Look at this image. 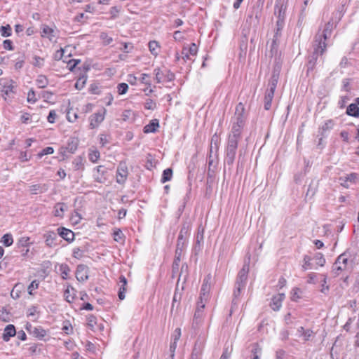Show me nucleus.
<instances>
[{
	"label": "nucleus",
	"mask_w": 359,
	"mask_h": 359,
	"mask_svg": "<svg viewBox=\"0 0 359 359\" xmlns=\"http://www.w3.org/2000/svg\"><path fill=\"white\" fill-rule=\"evenodd\" d=\"M3 243L4 244L5 246H11L13 243V237L11 236V234H9V233H6L5 234L3 238Z\"/></svg>",
	"instance_id": "nucleus-40"
},
{
	"label": "nucleus",
	"mask_w": 359,
	"mask_h": 359,
	"mask_svg": "<svg viewBox=\"0 0 359 359\" xmlns=\"http://www.w3.org/2000/svg\"><path fill=\"white\" fill-rule=\"evenodd\" d=\"M100 38L104 44H109L113 41L112 38L109 36L106 33H102Z\"/></svg>",
	"instance_id": "nucleus-51"
},
{
	"label": "nucleus",
	"mask_w": 359,
	"mask_h": 359,
	"mask_svg": "<svg viewBox=\"0 0 359 359\" xmlns=\"http://www.w3.org/2000/svg\"><path fill=\"white\" fill-rule=\"evenodd\" d=\"M244 111V105L242 103H239L236 107L235 114L232 118V124L244 126L245 120Z\"/></svg>",
	"instance_id": "nucleus-5"
},
{
	"label": "nucleus",
	"mask_w": 359,
	"mask_h": 359,
	"mask_svg": "<svg viewBox=\"0 0 359 359\" xmlns=\"http://www.w3.org/2000/svg\"><path fill=\"white\" fill-rule=\"evenodd\" d=\"M302 290L298 287H294L292 290L290 294H291V299L294 302H297L299 299L302 297Z\"/></svg>",
	"instance_id": "nucleus-33"
},
{
	"label": "nucleus",
	"mask_w": 359,
	"mask_h": 359,
	"mask_svg": "<svg viewBox=\"0 0 359 359\" xmlns=\"http://www.w3.org/2000/svg\"><path fill=\"white\" fill-rule=\"evenodd\" d=\"M67 210V205L65 203H57L54 206V215L57 217H63L65 212Z\"/></svg>",
	"instance_id": "nucleus-23"
},
{
	"label": "nucleus",
	"mask_w": 359,
	"mask_h": 359,
	"mask_svg": "<svg viewBox=\"0 0 359 359\" xmlns=\"http://www.w3.org/2000/svg\"><path fill=\"white\" fill-rule=\"evenodd\" d=\"M39 88H44L48 84V79L44 75H39L36 81Z\"/></svg>",
	"instance_id": "nucleus-32"
},
{
	"label": "nucleus",
	"mask_w": 359,
	"mask_h": 359,
	"mask_svg": "<svg viewBox=\"0 0 359 359\" xmlns=\"http://www.w3.org/2000/svg\"><path fill=\"white\" fill-rule=\"evenodd\" d=\"M128 175V168L125 163H121L116 170V182L118 184H123L127 180Z\"/></svg>",
	"instance_id": "nucleus-9"
},
{
	"label": "nucleus",
	"mask_w": 359,
	"mask_h": 359,
	"mask_svg": "<svg viewBox=\"0 0 359 359\" xmlns=\"http://www.w3.org/2000/svg\"><path fill=\"white\" fill-rule=\"evenodd\" d=\"M36 100L34 91L33 90H30L27 93V102L34 103Z\"/></svg>",
	"instance_id": "nucleus-50"
},
{
	"label": "nucleus",
	"mask_w": 359,
	"mask_h": 359,
	"mask_svg": "<svg viewBox=\"0 0 359 359\" xmlns=\"http://www.w3.org/2000/svg\"><path fill=\"white\" fill-rule=\"evenodd\" d=\"M275 90L267 89L264 97V108L269 110L271 105V102L274 96Z\"/></svg>",
	"instance_id": "nucleus-25"
},
{
	"label": "nucleus",
	"mask_w": 359,
	"mask_h": 359,
	"mask_svg": "<svg viewBox=\"0 0 359 359\" xmlns=\"http://www.w3.org/2000/svg\"><path fill=\"white\" fill-rule=\"evenodd\" d=\"M197 52L198 48L194 43H192L189 46H184L182 51V59L184 61L191 60L192 57L196 55Z\"/></svg>",
	"instance_id": "nucleus-8"
},
{
	"label": "nucleus",
	"mask_w": 359,
	"mask_h": 359,
	"mask_svg": "<svg viewBox=\"0 0 359 359\" xmlns=\"http://www.w3.org/2000/svg\"><path fill=\"white\" fill-rule=\"evenodd\" d=\"M114 239L117 242L123 241V233L120 230L114 231Z\"/></svg>",
	"instance_id": "nucleus-55"
},
{
	"label": "nucleus",
	"mask_w": 359,
	"mask_h": 359,
	"mask_svg": "<svg viewBox=\"0 0 359 359\" xmlns=\"http://www.w3.org/2000/svg\"><path fill=\"white\" fill-rule=\"evenodd\" d=\"M54 152V149L53 147H47L46 148H44L43 149H42L39 154H38V157L39 158H41L42 156H45V155H48V154H53Z\"/></svg>",
	"instance_id": "nucleus-41"
},
{
	"label": "nucleus",
	"mask_w": 359,
	"mask_h": 359,
	"mask_svg": "<svg viewBox=\"0 0 359 359\" xmlns=\"http://www.w3.org/2000/svg\"><path fill=\"white\" fill-rule=\"evenodd\" d=\"M209 299V294L200 292V296L198 298V301L197 302V305L202 308H205L206 303Z\"/></svg>",
	"instance_id": "nucleus-30"
},
{
	"label": "nucleus",
	"mask_w": 359,
	"mask_h": 359,
	"mask_svg": "<svg viewBox=\"0 0 359 359\" xmlns=\"http://www.w3.org/2000/svg\"><path fill=\"white\" fill-rule=\"evenodd\" d=\"M181 337V329L180 328H176L173 332V334L172 336V340L173 341L177 342Z\"/></svg>",
	"instance_id": "nucleus-49"
},
{
	"label": "nucleus",
	"mask_w": 359,
	"mask_h": 359,
	"mask_svg": "<svg viewBox=\"0 0 359 359\" xmlns=\"http://www.w3.org/2000/svg\"><path fill=\"white\" fill-rule=\"evenodd\" d=\"M46 245L49 248H55L57 245V233L53 231H47L43 235Z\"/></svg>",
	"instance_id": "nucleus-11"
},
{
	"label": "nucleus",
	"mask_w": 359,
	"mask_h": 359,
	"mask_svg": "<svg viewBox=\"0 0 359 359\" xmlns=\"http://www.w3.org/2000/svg\"><path fill=\"white\" fill-rule=\"evenodd\" d=\"M19 158L22 162H26L30 159V157H28L26 151H22L20 153Z\"/></svg>",
	"instance_id": "nucleus-64"
},
{
	"label": "nucleus",
	"mask_w": 359,
	"mask_h": 359,
	"mask_svg": "<svg viewBox=\"0 0 359 359\" xmlns=\"http://www.w3.org/2000/svg\"><path fill=\"white\" fill-rule=\"evenodd\" d=\"M334 29L333 22H328L322 32L318 33L315 38V53L322 55L327 47L325 41L331 36Z\"/></svg>",
	"instance_id": "nucleus-1"
},
{
	"label": "nucleus",
	"mask_w": 359,
	"mask_h": 359,
	"mask_svg": "<svg viewBox=\"0 0 359 359\" xmlns=\"http://www.w3.org/2000/svg\"><path fill=\"white\" fill-rule=\"evenodd\" d=\"M62 330L64 332L69 334L72 331V327L69 323H65Z\"/></svg>",
	"instance_id": "nucleus-58"
},
{
	"label": "nucleus",
	"mask_w": 359,
	"mask_h": 359,
	"mask_svg": "<svg viewBox=\"0 0 359 359\" xmlns=\"http://www.w3.org/2000/svg\"><path fill=\"white\" fill-rule=\"evenodd\" d=\"M210 275H208L204 278L200 292L209 294L210 290Z\"/></svg>",
	"instance_id": "nucleus-27"
},
{
	"label": "nucleus",
	"mask_w": 359,
	"mask_h": 359,
	"mask_svg": "<svg viewBox=\"0 0 359 359\" xmlns=\"http://www.w3.org/2000/svg\"><path fill=\"white\" fill-rule=\"evenodd\" d=\"M280 69H274L271 79L269 83V88L276 90V86L279 79Z\"/></svg>",
	"instance_id": "nucleus-24"
},
{
	"label": "nucleus",
	"mask_w": 359,
	"mask_h": 359,
	"mask_svg": "<svg viewBox=\"0 0 359 359\" xmlns=\"http://www.w3.org/2000/svg\"><path fill=\"white\" fill-rule=\"evenodd\" d=\"M144 107L147 109H154L156 107V103L152 100H147L144 104Z\"/></svg>",
	"instance_id": "nucleus-56"
},
{
	"label": "nucleus",
	"mask_w": 359,
	"mask_h": 359,
	"mask_svg": "<svg viewBox=\"0 0 359 359\" xmlns=\"http://www.w3.org/2000/svg\"><path fill=\"white\" fill-rule=\"evenodd\" d=\"M346 114L351 116L358 117L359 116V107L356 104H351L347 107Z\"/></svg>",
	"instance_id": "nucleus-29"
},
{
	"label": "nucleus",
	"mask_w": 359,
	"mask_h": 359,
	"mask_svg": "<svg viewBox=\"0 0 359 359\" xmlns=\"http://www.w3.org/2000/svg\"><path fill=\"white\" fill-rule=\"evenodd\" d=\"M3 46H4V48L6 50H12L13 49V42L9 39H6V40L4 41Z\"/></svg>",
	"instance_id": "nucleus-53"
},
{
	"label": "nucleus",
	"mask_w": 359,
	"mask_h": 359,
	"mask_svg": "<svg viewBox=\"0 0 359 359\" xmlns=\"http://www.w3.org/2000/svg\"><path fill=\"white\" fill-rule=\"evenodd\" d=\"M117 89L120 95H124L126 93L128 89V86L126 83H121L118 85Z\"/></svg>",
	"instance_id": "nucleus-44"
},
{
	"label": "nucleus",
	"mask_w": 359,
	"mask_h": 359,
	"mask_svg": "<svg viewBox=\"0 0 359 359\" xmlns=\"http://www.w3.org/2000/svg\"><path fill=\"white\" fill-rule=\"evenodd\" d=\"M67 118L69 121L74 122L77 118V115L73 111H68L67 114Z\"/></svg>",
	"instance_id": "nucleus-54"
},
{
	"label": "nucleus",
	"mask_w": 359,
	"mask_h": 359,
	"mask_svg": "<svg viewBox=\"0 0 359 359\" xmlns=\"http://www.w3.org/2000/svg\"><path fill=\"white\" fill-rule=\"evenodd\" d=\"M311 261V258L309 256H304L302 264V269L304 271H307L312 269Z\"/></svg>",
	"instance_id": "nucleus-37"
},
{
	"label": "nucleus",
	"mask_w": 359,
	"mask_h": 359,
	"mask_svg": "<svg viewBox=\"0 0 359 359\" xmlns=\"http://www.w3.org/2000/svg\"><path fill=\"white\" fill-rule=\"evenodd\" d=\"M187 233V229H186L185 228H182L180 231V235L178 237L177 248L176 250V254L178 255V256L176 257V259L174 262V266H177L178 262H180V252H181L182 250L179 249V246L181 243L183 244L184 233Z\"/></svg>",
	"instance_id": "nucleus-22"
},
{
	"label": "nucleus",
	"mask_w": 359,
	"mask_h": 359,
	"mask_svg": "<svg viewBox=\"0 0 359 359\" xmlns=\"http://www.w3.org/2000/svg\"><path fill=\"white\" fill-rule=\"evenodd\" d=\"M154 74H155V79L156 80L157 83H161L162 81L163 76L159 69H154Z\"/></svg>",
	"instance_id": "nucleus-59"
},
{
	"label": "nucleus",
	"mask_w": 359,
	"mask_h": 359,
	"mask_svg": "<svg viewBox=\"0 0 359 359\" xmlns=\"http://www.w3.org/2000/svg\"><path fill=\"white\" fill-rule=\"evenodd\" d=\"M1 36L4 37H8L11 35V27L9 25L6 26H1L0 28Z\"/></svg>",
	"instance_id": "nucleus-38"
},
{
	"label": "nucleus",
	"mask_w": 359,
	"mask_h": 359,
	"mask_svg": "<svg viewBox=\"0 0 359 359\" xmlns=\"http://www.w3.org/2000/svg\"><path fill=\"white\" fill-rule=\"evenodd\" d=\"M284 293H279L273 297L271 306L273 311H278L282 306V302L285 299Z\"/></svg>",
	"instance_id": "nucleus-17"
},
{
	"label": "nucleus",
	"mask_w": 359,
	"mask_h": 359,
	"mask_svg": "<svg viewBox=\"0 0 359 359\" xmlns=\"http://www.w3.org/2000/svg\"><path fill=\"white\" fill-rule=\"evenodd\" d=\"M357 174L351 173L347 175L345 177H341L339 178L340 184L345 188H348L350 186V184H354L357 179Z\"/></svg>",
	"instance_id": "nucleus-19"
},
{
	"label": "nucleus",
	"mask_w": 359,
	"mask_h": 359,
	"mask_svg": "<svg viewBox=\"0 0 359 359\" xmlns=\"http://www.w3.org/2000/svg\"><path fill=\"white\" fill-rule=\"evenodd\" d=\"M78 146V140L76 138L72 137L70 138L68 141L67 145L65 147H62L63 151H62L64 155H66L67 153L73 154L77 149Z\"/></svg>",
	"instance_id": "nucleus-18"
},
{
	"label": "nucleus",
	"mask_w": 359,
	"mask_h": 359,
	"mask_svg": "<svg viewBox=\"0 0 359 359\" xmlns=\"http://www.w3.org/2000/svg\"><path fill=\"white\" fill-rule=\"evenodd\" d=\"M30 238L27 236L20 238L18 241V245L22 247L28 246L30 244Z\"/></svg>",
	"instance_id": "nucleus-45"
},
{
	"label": "nucleus",
	"mask_w": 359,
	"mask_h": 359,
	"mask_svg": "<svg viewBox=\"0 0 359 359\" xmlns=\"http://www.w3.org/2000/svg\"><path fill=\"white\" fill-rule=\"evenodd\" d=\"M29 188L32 194H37L47 191L48 186L46 184H36L29 186Z\"/></svg>",
	"instance_id": "nucleus-21"
},
{
	"label": "nucleus",
	"mask_w": 359,
	"mask_h": 359,
	"mask_svg": "<svg viewBox=\"0 0 359 359\" xmlns=\"http://www.w3.org/2000/svg\"><path fill=\"white\" fill-rule=\"evenodd\" d=\"M100 92L101 88L98 85L95 83L91 85V93L99 94Z\"/></svg>",
	"instance_id": "nucleus-63"
},
{
	"label": "nucleus",
	"mask_w": 359,
	"mask_h": 359,
	"mask_svg": "<svg viewBox=\"0 0 359 359\" xmlns=\"http://www.w3.org/2000/svg\"><path fill=\"white\" fill-rule=\"evenodd\" d=\"M41 29L42 37H47L50 41H55L56 32L53 28L47 25H42Z\"/></svg>",
	"instance_id": "nucleus-13"
},
{
	"label": "nucleus",
	"mask_w": 359,
	"mask_h": 359,
	"mask_svg": "<svg viewBox=\"0 0 359 359\" xmlns=\"http://www.w3.org/2000/svg\"><path fill=\"white\" fill-rule=\"evenodd\" d=\"M107 109L104 107L100 108L91 116V128L97 127L104 119Z\"/></svg>",
	"instance_id": "nucleus-6"
},
{
	"label": "nucleus",
	"mask_w": 359,
	"mask_h": 359,
	"mask_svg": "<svg viewBox=\"0 0 359 359\" xmlns=\"http://www.w3.org/2000/svg\"><path fill=\"white\" fill-rule=\"evenodd\" d=\"M159 44L156 41H151L149 43V49L151 53L156 56L158 54Z\"/></svg>",
	"instance_id": "nucleus-31"
},
{
	"label": "nucleus",
	"mask_w": 359,
	"mask_h": 359,
	"mask_svg": "<svg viewBox=\"0 0 359 359\" xmlns=\"http://www.w3.org/2000/svg\"><path fill=\"white\" fill-rule=\"evenodd\" d=\"M57 118V114L54 110H51L47 117V120L49 123H53Z\"/></svg>",
	"instance_id": "nucleus-52"
},
{
	"label": "nucleus",
	"mask_w": 359,
	"mask_h": 359,
	"mask_svg": "<svg viewBox=\"0 0 359 359\" xmlns=\"http://www.w3.org/2000/svg\"><path fill=\"white\" fill-rule=\"evenodd\" d=\"M253 353L252 359H259V356L262 353V349L257 345L255 346V348L252 351Z\"/></svg>",
	"instance_id": "nucleus-46"
},
{
	"label": "nucleus",
	"mask_w": 359,
	"mask_h": 359,
	"mask_svg": "<svg viewBox=\"0 0 359 359\" xmlns=\"http://www.w3.org/2000/svg\"><path fill=\"white\" fill-rule=\"evenodd\" d=\"M100 152L97 150L91 151V161L95 162L100 158Z\"/></svg>",
	"instance_id": "nucleus-61"
},
{
	"label": "nucleus",
	"mask_w": 359,
	"mask_h": 359,
	"mask_svg": "<svg viewBox=\"0 0 359 359\" xmlns=\"http://www.w3.org/2000/svg\"><path fill=\"white\" fill-rule=\"evenodd\" d=\"M274 359H286L285 352L283 350L277 351Z\"/></svg>",
	"instance_id": "nucleus-57"
},
{
	"label": "nucleus",
	"mask_w": 359,
	"mask_h": 359,
	"mask_svg": "<svg viewBox=\"0 0 359 359\" xmlns=\"http://www.w3.org/2000/svg\"><path fill=\"white\" fill-rule=\"evenodd\" d=\"M86 81H87V76L79 77L75 83L76 88H77L79 90L82 89L83 88V86H85Z\"/></svg>",
	"instance_id": "nucleus-39"
},
{
	"label": "nucleus",
	"mask_w": 359,
	"mask_h": 359,
	"mask_svg": "<svg viewBox=\"0 0 359 359\" xmlns=\"http://www.w3.org/2000/svg\"><path fill=\"white\" fill-rule=\"evenodd\" d=\"M334 122L332 120H327L325 122V123L322 126L323 130H330L334 127Z\"/></svg>",
	"instance_id": "nucleus-48"
},
{
	"label": "nucleus",
	"mask_w": 359,
	"mask_h": 359,
	"mask_svg": "<svg viewBox=\"0 0 359 359\" xmlns=\"http://www.w3.org/2000/svg\"><path fill=\"white\" fill-rule=\"evenodd\" d=\"M26 328L31 334L39 339H42L46 335V331L41 327H32L29 325Z\"/></svg>",
	"instance_id": "nucleus-14"
},
{
	"label": "nucleus",
	"mask_w": 359,
	"mask_h": 359,
	"mask_svg": "<svg viewBox=\"0 0 359 359\" xmlns=\"http://www.w3.org/2000/svg\"><path fill=\"white\" fill-rule=\"evenodd\" d=\"M64 53H65V50L62 49V48H60V50H57L54 53L53 58L55 60H62L64 62H67V63L69 69L70 70H72L75 67V66L76 65L77 62L75 61V60H69V61H67L66 58H64Z\"/></svg>",
	"instance_id": "nucleus-12"
},
{
	"label": "nucleus",
	"mask_w": 359,
	"mask_h": 359,
	"mask_svg": "<svg viewBox=\"0 0 359 359\" xmlns=\"http://www.w3.org/2000/svg\"><path fill=\"white\" fill-rule=\"evenodd\" d=\"M238 140L239 139L236 138L233 136H229L226 147V157L229 163H233L235 158Z\"/></svg>",
	"instance_id": "nucleus-3"
},
{
	"label": "nucleus",
	"mask_w": 359,
	"mask_h": 359,
	"mask_svg": "<svg viewBox=\"0 0 359 359\" xmlns=\"http://www.w3.org/2000/svg\"><path fill=\"white\" fill-rule=\"evenodd\" d=\"M204 308H202L197 305L195 313H194V320L196 323H199L201 321L202 317L203 316V310Z\"/></svg>",
	"instance_id": "nucleus-36"
},
{
	"label": "nucleus",
	"mask_w": 359,
	"mask_h": 359,
	"mask_svg": "<svg viewBox=\"0 0 359 359\" xmlns=\"http://www.w3.org/2000/svg\"><path fill=\"white\" fill-rule=\"evenodd\" d=\"M107 169L103 165H99L93 169V176L95 181L104 183L106 181Z\"/></svg>",
	"instance_id": "nucleus-10"
},
{
	"label": "nucleus",
	"mask_w": 359,
	"mask_h": 359,
	"mask_svg": "<svg viewBox=\"0 0 359 359\" xmlns=\"http://www.w3.org/2000/svg\"><path fill=\"white\" fill-rule=\"evenodd\" d=\"M76 277L79 281H85L88 278V269L87 266L79 265L76 271Z\"/></svg>",
	"instance_id": "nucleus-15"
},
{
	"label": "nucleus",
	"mask_w": 359,
	"mask_h": 359,
	"mask_svg": "<svg viewBox=\"0 0 359 359\" xmlns=\"http://www.w3.org/2000/svg\"><path fill=\"white\" fill-rule=\"evenodd\" d=\"M59 271L60 272L61 276L63 279H67L68 278L69 273L70 272L69 267L66 264H62L60 266Z\"/></svg>",
	"instance_id": "nucleus-34"
},
{
	"label": "nucleus",
	"mask_w": 359,
	"mask_h": 359,
	"mask_svg": "<svg viewBox=\"0 0 359 359\" xmlns=\"http://www.w3.org/2000/svg\"><path fill=\"white\" fill-rule=\"evenodd\" d=\"M149 75L147 74H142L141 78L140 79V81L142 83H144L146 85L150 86L151 83L149 81Z\"/></svg>",
	"instance_id": "nucleus-62"
},
{
	"label": "nucleus",
	"mask_w": 359,
	"mask_h": 359,
	"mask_svg": "<svg viewBox=\"0 0 359 359\" xmlns=\"http://www.w3.org/2000/svg\"><path fill=\"white\" fill-rule=\"evenodd\" d=\"M31 119V116L28 113L23 114L20 117V121L23 123H28Z\"/></svg>",
	"instance_id": "nucleus-60"
},
{
	"label": "nucleus",
	"mask_w": 359,
	"mask_h": 359,
	"mask_svg": "<svg viewBox=\"0 0 359 359\" xmlns=\"http://www.w3.org/2000/svg\"><path fill=\"white\" fill-rule=\"evenodd\" d=\"M158 126L159 124L158 120L154 119L149 124L144 126V132L145 133H154Z\"/></svg>",
	"instance_id": "nucleus-26"
},
{
	"label": "nucleus",
	"mask_w": 359,
	"mask_h": 359,
	"mask_svg": "<svg viewBox=\"0 0 359 359\" xmlns=\"http://www.w3.org/2000/svg\"><path fill=\"white\" fill-rule=\"evenodd\" d=\"M16 334V330L13 325H8L4 330L2 339L4 341H8L11 337Z\"/></svg>",
	"instance_id": "nucleus-20"
},
{
	"label": "nucleus",
	"mask_w": 359,
	"mask_h": 359,
	"mask_svg": "<svg viewBox=\"0 0 359 359\" xmlns=\"http://www.w3.org/2000/svg\"><path fill=\"white\" fill-rule=\"evenodd\" d=\"M58 235L67 242H72L74 239V232L65 227H60L57 229Z\"/></svg>",
	"instance_id": "nucleus-16"
},
{
	"label": "nucleus",
	"mask_w": 359,
	"mask_h": 359,
	"mask_svg": "<svg viewBox=\"0 0 359 359\" xmlns=\"http://www.w3.org/2000/svg\"><path fill=\"white\" fill-rule=\"evenodd\" d=\"M172 176V170L170 168H167L164 170L163 172V176L161 178V182L165 183L168 181H170Z\"/></svg>",
	"instance_id": "nucleus-35"
},
{
	"label": "nucleus",
	"mask_w": 359,
	"mask_h": 359,
	"mask_svg": "<svg viewBox=\"0 0 359 359\" xmlns=\"http://www.w3.org/2000/svg\"><path fill=\"white\" fill-rule=\"evenodd\" d=\"M248 272L249 265L248 264H245L238 275L236 283L237 292H234V294L236 296L237 295V294H239L241 290L245 287L248 278Z\"/></svg>",
	"instance_id": "nucleus-4"
},
{
	"label": "nucleus",
	"mask_w": 359,
	"mask_h": 359,
	"mask_svg": "<svg viewBox=\"0 0 359 359\" xmlns=\"http://www.w3.org/2000/svg\"><path fill=\"white\" fill-rule=\"evenodd\" d=\"M39 282L36 280H33L28 286L27 290L30 295H33V291L39 287Z\"/></svg>",
	"instance_id": "nucleus-43"
},
{
	"label": "nucleus",
	"mask_w": 359,
	"mask_h": 359,
	"mask_svg": "<svg viewBox=\"0 0 359 359\" xmlns=\"http://www.w3.org/2000/svg\"><path fill=\"white\" fill-rule=\"evenodd\" d=\"M120 283L121 285L119 288L118 297L123 300L125 298L126 286L127 285V280L123 276L120 277Z\"/></svg>",
	"instance_id": "nucleus-28"
},
{
	"label": "nucleus",
	"mask_w": 359,
	"mask_h": 359,
	"mask_svg": "<svg viewBox=\"0 0 359 359\" xmlns=\"http://www.w3.org/2000/svg\"><path fill=\"white\" fill-rule=\"evenodd\" d=\"M351 266L349 260V255L347 252L340 255L332 266V272L337 276L341 273L342 271H346Z\"/></svg>",
	"instance_id": "nucleus-2"
},
{
	"label": "nucleus",
	"mask_w": 359,
	"mask_h": 359,
	"mask_svg": "<svg viewBox=\"0 0 359 359\" xmlns=\"http://www.w3.org/2000/svg\"><path fill=\"white\" fill-rule=\"evenodd\" d=\"M15 82L10 79L3 78L0 79V91L6 95L13 93V88Z\"/></svg>",
	"instance_id": "nucleus-7"
},
{
	"label": "nucleus",
	"mask_w": 359,
	"mask_h": 359,
	"mask_svg": "<svg viewBox=\"0 0 359 359\" xmlns=\"http://www.w3.org/2000/svg\"><path fill=\"white\" fill-rule=\"evenodd\" d=\"M43 62H44L43 58H42L39 56L35 55L33 57V61L32 63L34 67H41L43 65Z\"/></svg>",
	"instance_id": "nucleus-42"
},
{
	"label": "nucleus",
	"mask_w": 359,
	"mask_h": 359,
	"mask_svg": "<svg viewBox=\"0 0 359 359\" xmlns=\"http://www.w3.org/2000/svg\"><path fill=\"white\" fill-rule=\"evenodd\" d=\"M316 264L320 266H324L325 259L321 253H318L316 255Z\"/></svg>",
	"instance_id": "nucleus-47"
}]
</instances>
